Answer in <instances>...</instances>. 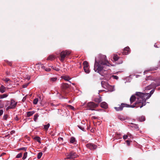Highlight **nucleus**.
<instances>
[{"instance_id": "nucleus-1", "label": "nucleus", "mask_w": 160, "mask_h": 160, "mask_svg": "<svg viewBox=\"0 0 160 160\" xmlns=\"http://www.w3.org/2000/svg\"><path fill=\"white\" fill-rule=\"evenodd\" d=\"M106 66H110L106 56L105 55L99 54L95 58L94 68V71L104 76L107 73V71L104 69Z\"/></svg>"}, {"instance_id": "nucleus-2", "label": "nucleus", "mask_w": 160, "mask_h": 160, "mask_svg": "<svg viewBox=\"0 0 160 160\" xmlns=\"http://www.w3.org/2000/svg\"><path fill=\"white\" fill-rule=\"evenodd\" d=\"M154 90H152L150 92V93H143L141 92H136V95L138 97V99L140 100V101H138L136 104L139 103V104H142L137 106V107H140L141 108L143 106H145L146 104V100L149 98L151 96V94H152L154 91Z\"/></svg>"}, {"instance_id": "nucleus-3", "label": "nucleus", "mask_w": 160, "mask_h": 160, "mask_svg": "<svg viewBox=\"0 0 160 160\" xmlns=\"http://www.w3.org/2000/svg\"><path fill=\"white\" fill-rule=\"evenodd\" d=\"M17 102H16L14 100L12 99L11 100L10 102L7 101V102L5 105V107H7L6 110H7L10 109H13L15 108Z\"/></svg>"}, {"instance_id": "nucleus-4", "label": "nucleus", "mask_w": 160, "mask_h": 160, "mask_svg": "<svg viewBox=\"0 0 160 160\" xmlns=\"http://www.w3.org/2000/svg\"><path fill=\"white\" fill-rule=\"evenodd\" d=\"M159 86H160V79H157L152 83L150 85L147 87L146 89L150 90L152 88H154Z\"/></svg>"}, {"instance_id": "nucleus-5", "label": "nucleus", "mask_w": 160, "mask_h": 160, "mask_svg": "<svg viewBox=\"0 0 160 160\" xmlns=\"http://www.w3.org/2000/svg\"><path fill=\"white\" fill-rule=\"evenodd\" d=\"M135 106V105H130L126 103H122L121 105L119 106V107H115L114 108L116 111H118L122 110L123 108L124 107L133 108Z\"/></svg>"}, {"instance_id": "nucleus-6", "label": "nucleus", "mask_w": 160, "mask_h": 160, "mask_svg": "<svg viewBox=\"0 0 160 160\" xmlns=\"http://www.w3.org/2000/svg\"><path fill=\"white\" fill-rule=\"evenodd\" d=\"M101 84L102 87L108 91H113V88L108 83L104 81H102Z\"/></svg>"}, {"instance_id": "nucleus-7", "label": "nucleus", "mask_w": 160, "mask_h": 160, "mask_svg": "<svg viewBox=\"0 0 160 160\" xmlns=\"http://www.w3.org/2000/svg\"><path fill=\"white\" fill-rule=\"evenodd\" d=\"M71 53V52L70 51L67 50L62 51L60 54V60L62 62H63L65 58L70 54Z\"/></svg>"}, {"instance_id": "nucleus-8", "label": "nucleus", "mask_w": 160, "mask_h": 160, "mask_svg": "<svg viewBox=\"0 0 160 160\" xmlns=\"http://www.w3.org/2000/svg\"><path fill=\"white\" fill-rule=\"evenodd\" d=\"M66 156L67 157L65 158V160L66 159H73L78 157V155L76 153L73 152H71L69 154H67Z\"/></svg>"}, {"instance_id": "nucleus-9", "label": "nucleus", "mask_w": 160, "mask_h": 160, "mask_svg": "<svg viewBox=\"0 0 160 160\" xmlns=\"http://www.w3.org/2000/svg\"><path fill=\"white\" fill-rule=\"evenodd\" d=\"M98 106V104L92 102H90L87 104V109L92 110H94V108Z\"/></svg>"}, {"instance_id": "nucleus-10", "label": "nucleus", "mask_w": 160, "mask_h": 160, "mask_svg": "<svg viewBox=\"0 0 160 160\" xmlns=\"http://www.w3.org/2000/svg\"><path fill=\"white\" fill-rule=\"evenodd\" d=\"M136 97L134 95H132V96L131 97V98H130V102L131 104H132L135 101L136 98H137L138 100L135 103L134 105H135V107H136V108H137L138 107H137V106L140 105V104H139L138 103L136 104V103L138 101H140V99H139V100H138L137 98L138 97L137 96L136 94ZM141 105L142 104H141Z\"/></svg>"}, {"instance_id": "nucleus-11", "label": "nucleus", "mask_w": 160, "mask_h": 160, "mask_svg": "<svg viewBox=\"0 0 160 160\" xmlns=\"http://www.w3.org/2000/svg\"><path fill=\"white\" fill-rule=\"evenodd\" d=\"M86 146L88 148L91 150H94L97 148L96 145L91 143L87 144Z\"/></svg>"}, {"instance_id": "nucleus-12", "label": "nucleus", "mask_w": 160, "mask_h": 160, "mask_svg": "<svg viewBox=\"0 0 160 160\" xmlns=\"http://www.w3.org/2000/svg\"><path fill=\"white\" fill-rule=\"evenodd\" d=\"M130 52L129 48L128 47H126L124 48L122 54L123 55H127Z\"/></svg>"}, {"instance_id": "nucleus-13", "label": "nucleus", "mask_w": 160, "mask_h": 160, "mask_svg": "<svg viewBox=\"0 0 160 160\" xmlns=\"http://www.w3.org/2000/svg\"><path fill=\"white\" fill-rule=\"evenodd\" d=\"M69 87V85L67 83H63L62 84V88L63 89H66Z\"/></svg>"}, {"instance_id": "nucleus-14", "label": "nucleus", "mask_w": 160, "mask_h": 160, "mask_svg": "<svg viewBox=\"0 0 160 160\" xmlns=\"http://www.w3.org/2000/svg\"><path fill=\"white\" fill-rule=\"evenodd\" d=\"M127 117L122 115H120L118 116V118L121 121H124L127 119Z\"/></svg>"}, {"instance_id": "nucleus-15", "label": "nucleus", "mask_w": 160, "mask_h": 160, "mask_svg": "<svg viewBox=\"0 0 160 160\" xmlns=\"http://www.w3.org/2000/svg\"><path fill=\"white\" fill-rule=\"evenodd\" d=\"M6 88L3 85H2L0 87V92L2 93L6 91Z\"/></svg>"}, {"instance_id": "nucleus-16", "label": "nucleus", "mask_w": 160, "mask_h": 160, "mask_svg": "<svg viewBox=\"0 0 160 160\" xmlns=\"http://www.w3.org/2000/svg\"><path fill=\"white\" fill-rule=\"evenodd\" d=\"M101 106L102 108H107L108 107V105L106 102H103L101 103Z\"/></svg>"}, {"instance_id": "nucleus-17", "label": "nucleus", "mask_w": 160, "mask_h": 160, "mask_svg": "<svg viewBox=\"0 0 160 160\" xmlns=\"http://www.w3.org/2000/svg\"><path fill=\"white\" fill-rule=\"evenodd\" d=\"M35 113V111H32L28 112H27V116L28 117L32 116Z\"/></svg>"}, {"instance_id": "nucleus-18", "label": "nucleus", "mask_w": 160, "mask_h": 160, "mask_svg": "<svg viewBox=\"0 0 160 160\" xmlns=\"http://www.w3.org/2000/svg\"><path fill=\"white\" fill-rule=\"evenodd\" d=\"M55 58V56L53 55H50L47 58V60H52Z\"/></svg>"}, {"instance_id": "nucleus-19", "label": "nucleus", "mask_w": 160, "mask_h": 160, "mask_svg": "<svg viewBox=\"0 0 160 160\" xmlns=\"http://www.w3.org/2000/svg\"><path fill=\"white\" fill-rule=\"evenodd\" d=\"M8 95L7 93H5L2 95H0V99H3L7 98Z\"/></svg>"}, {"instance_id": "nucleus-20", "label": "nucleus", "mask_w": 160, "mask_h": 160, "mask_svg": "<svg viewBox=\"0 0 160 160\" xmlns=\"http://www.w3.org/2000/svg\"><path fill=\"white\" fill-rule=\"evenodd\" d=\"M84 66L83 68H85L89 67L88 63L87 61H84L83 63Z\"/></svg>"}, {"instance_id": "nucleus-21", "label": "nucleus", "mask_w": 160, "mask_h": 160, "mask_svg": "<svg viewBox=\"0 0 160 160\" xmlns=\"http://www.w3.org/2000/svg\"><path fill=\"white\" fill-rule=\"evenodd\" d=\"M62 78L65 81H69L71 78L68 76H63L62 77Z\"/></svg>"}, {"instance_id": "nucleus-22", "label": "nucleus", "mask_w": 160, "mask_h": 160, "mask_svg": "<svg viewBox=\"0 0 160 160\" xmlns=\"http://www.w3.org/2000/svg\"><path fill=\"white\" fill-rule=\"evenodd\" d=\"M34 139L38 142L39 143H41V138L39 137H35L34 138Z\"/></svg>"}, {"instance_id": "nucleus-23", "label": "nucleus", "mask_w": 160, "mask_h": 160, "mask_svg": "<svg viewBox=\"0 0 160 160\" xmlns=\"http://www.w3.org/2000/svg\"><path fill=\"white\" fill-rule=\"evenodd\" d=\"M94 101L98 103L102 101V99L101 97L99 98H97L95 99Z\"/></svg>"}, {"instance_id": "nucleus-24", "label": "nucleus", "mask_w": 160, "mask_h": 160, "mask_svg": "<svg viewBox=\"0 0 160 160\" xmlns=\"http://www.w3.org/2000/svg\"><path fill=\"white\" fill-rule=\"evenodd\" d=\"M119 58V57L117 54H114L113 56V59L115 61H118Z\"/></svg>"}, {"instance_id": "nucleus-25", "label": "nucleus", "mask_w": 160, "mask_h": 160, "mask_svg": "<svg viewBox=\"0 0 160 160\" xmlns=\"http://www.w3.org/2000/svg\"><path fill=\"white\" fill-rule=\"evenodd\" d=\"M138 121L140 122H142L145 120V118L143 116H142L138 118Z\"/></svg>"}, {"instance_id": "nucleus-26", "label": "nucleus", "mask_w": 160, "mask_h": 160, "mask_svg": "<svg viewBox=\"0 0 160 160\" xmlns=\"http://www.w3.org/2000/svg\"><path fill=\"white\" fill-rule=\"evenodd\" d=\"M61 111L62 112V113H61V114H62V116L65 115L66 114H67V112L66 111H65V110H63L60 109V111Z\"/></svg>"}, {"instance_id": "nucleus-27", "label": "nucleus", "mask_w": 160, "mask_h": 160, "mask_svg": "<svg viewBox=\"0 0 160 160\" xmlns=\"http://www.w3.org/2000/svg\"><path fill=\"white\" fill-rule=\"evenodd\" d=\"M39 115L37 113L34 115V120L35 122H36L38 119V117H39Z\"/></svg>"}, {"instance_id": "nucleus-28", "label": "nucleus", "mask_w": 160, "mask_h": 160, "mask_svg": "<svg viewBox=\"0 0 160 160\" xmlns=\"http://www.w3.org/2000/svg\"><path fill=\"white\" fill-rule=\"evenodd\" d=\"M84 68V72L86 73H88L90 71H89L88 67L87 68Z\"/></svg>"}, {"instance_id": "nucleus-29", "label": "nucleus", "mask_w": 160, "mask_h": 160, "mask_svg": "<svg viewBox=\"0 0 160 160\" xmlns=\"http://www.w3.org/2000/svg\"><path fill=\"white\" fill-rule=\"evenodd\" d=\"M75 141V139L73 137L71 138L70 140V142L71 143H74Z\"/></svg>"}, {"instance_id": "nucleus-30", "label": "nucleus", "mask_w": 160, "mask_h": 160, "mask_svg": "<svg viewBox=\"0 0 160 160\" xmlns=\"http://www.w3.org/2000/svg\"><path fill=\"white\" fill-rule=\"evenodd\" d=\"M50 126V124L48 123L44 125V128L46 130H48Z\"/></svg>"}, {"instance_id": "nucleus-31", "label": "nucleus", "mask_w": 160, "mask_h": 160, "mask_svg": "<svg viewBox=\"0 0 160 160\" xmlns=\"http://www.w3.org/2000/svg\"><path fill=\"white\" fill-rule=\"evenodd\" d=\"M27 155H28L27 152H25L24 154V155H23V157L22 159L23 160H24V159H26L27 157Z\"/></svg>"}, {"instance_id": "nucleus-32", "label": "nucleus", "mask_w": 160, "mask_h": 160, "mask_svg": "<svg viewBox=\"0 0 160 160\" xmlns=\"http://www.w3.org/2000/svg\"><path fill=\"white\" fill-rule=\"evenodd\" d=\"M42 152H39L38 153L37 156L38 159H40L42 155Z\"/></svg>"}, {"instance_id": "nucleus-33", "label": "nucleus", "mask_w": 160, "mask_h": 160, "mask_svg": "<svg viewBox=\"0 0 160 160\" xmlns=\"http://www.w3.org/2000/svg\"><path fill=\"white\" fill-rule=\"evenodd\" d=\"M4 106V104L1 100H0V108H2Z\"/></svg>"}, {"instance_id": "nucleus-34", "label": "nucleus", "mask_w": 160, "mask_h": 160, "mask_svg": "<svg viewBox=\"0 0 160 160\" xmlns=\"http://www.w3.org/2000/svg\"><path fill=\"white\" fill-rule=\"evenodd\" d=\"M57 80V78H50V81L52 82L56 81Z\"/></svg>"}, {"instance_id": "nucleus-35", "label": "nucleus", "mask_w": 160, "mask_h": 160, "mask_svg": "<svg viewBox=\"0 0 160 160\" xmlns=\"http://www.w3.org/2000/svg\"><path fill=\"white\" fill-rule=\"evenodd\" d=\"M38 101V99L37 98L34 99L33 101V103L34 104H37Z\"/></svg>"}, {"instance_id": "nucleus-36", "label": "nucleus", "mask_w": 160, "mask_h": 160, "mask_svg": "<svg viewBox=\"0 0 160 160\" xmlns=\"http://www.w3.org/2000/svg\"><path fill=\"white\" fill-rule=\"evenodd\" d=\"M27 148L25 147H23L19 148L18 149L19 150H23L24 151H26L27 150Z\"/></svg>"}, {"instance_id": "nucleus-37", "label": "nucleus", "mask_w": 160, "mask_h": 160, "mask_svg": "<svg viewBox=\"0 0 160 160\" xmlns=\"http://www.w3.org/2000/svg\"><path fill=\"white\" fill-rule=\"evenodd\" d=\"M129 133L128 132L127 133V135H124L123 137V139L124 140L126 139L127 138L128 136L129 135Z\"/></svg>"}, {"instance_id": "nucleus-38", "label": "nucleus", "mask_w": 160, "mask_h": 160, "mask_svg": "<svg viewBox=\"0 0 160 160\" xmlns=\"http://www.w3.org/2000/svg\"><path fill=\"white\" fill-rule=\"evenodd\" d=\"M22 153H20L19 154H18L16 156V158H21L22 156Z\"/></svg>"}, {"instance_id": "nucleus-39", "label": "nucleus", "mask_w": 160, "mask_h": 160, "mask_svg": "<svg viewBox=\"0 0 160 160\" xmlns=\"http://www.w3.org/2000/svg\"><path fill=\"white\" fill-rule=\"evenodd\" d=\"M112 77L114 79L116 80H118V76L115 75H112Z\"/></svg>"}, {"instance_id": "nucleus-40", "label": "nucleus", "mask_w": 160, "mask_h": 160, "mask_svg": "<svg viewBox=\"0 0 160 160\" xmlns=\"http://www.w3.org/2000/svg\"><path fill=\"white\" fill-rule=\"evenodd\" d=\"M78 127L81 130H82L83 131H85V129L84 128L80 126H78Z\"/></svg>"}, {"instance_id": "nucleus-41", "label": "nucleus", "mask_w": 160, "mask_h": 160, "mask_svg": "<svg viewBox=\"0 0 160 160\" xmlns=\"http://www.w3.org/2000/svg\"><path fill=\"white\" fill-rule=\"evenodd\" d=\"M8 117V116L7 115H5L3 116V118L4 120H6Z\"/></svg>"}, {"instance_id": "nucleus-42", "label": "nucleus", "mask_w": 160, "mask_h": 160, "mask_svg": "<svg viewBox=\"0 0 160 160\" xmlns=\"http://www.w3.org/2000/svg\"><path fill=\"white\" fill-rule=\"evenodd\" d=\"M3 111L2 110H0V116L2 115L3 113Z\"/></svg>"}, {"instance_id": "nucleus-43", "label": "nucleus", "mask_w": 160, "mask_h": 160, "mask_svg": "<svg viewBox=\"0 0 160 160\" xmlns=\"http://www.w3.org/2000/svg\"><path fill=\"white\" fill-rule=\"evenodd\" d=\"M15 133V131L14 130H12L10 132V134H11V135L13 134L14 133Z\"/></svg>"}, {"instance_id": "nucleus-44", "label": "nucleus", "mask_w": 160, "mask_h": 160, "mask_svg": "<svg viewBox=\"0 0 160 160\" xmlns=\"http://www.w3.org/2000/svg\"><path fill=\"white\" fill-rule=\"evenodd\" d=\"M133 127H134L136 129H138V127L136 124H134Z\"/></svg>"}, {"instance_id": "nucleus-45", "label": "nucleus", "mask_w": 160, "mask_h": 160, "mask_svg": "<svg viewBox=\"0 0 160 160\" xmlns=\"http://www.w3.org/2000/svg\"><path fill=\"white\" fill-rule=\"evenodd\" d=\"M9 79L8 78H6L5 79L4 81L6 82H8L9 81Z\"/></svg>"}, {"instance_id": "nucleus-46", "label": "nucleus", "mask_w": 160, "mask_h": 160, "mask_svg": "<svg viewBox=\"0 0 160 160\" xmlns=\"http://www.w3.org/2000/svg\"><path fill=\"white\" fill-rule=\"evenodd\" d=\"M15 120L17 121L19 120V118L18 117L16 116V117L15 118Z\"/></svg>"}, {"instance_id": "nucleus-47", "label": "nucleus", "mask_w": 160, "mask_h": 160, "mask_svg": "<svg viewBox=\"0 0 160 160\" xmlns=\"http://www.w3.org/2000/svg\"><path fill=\"white\" fill-rule=\"evenodd\" d=\"M58 140L59 141H62L63 140V139L62 138L59 137L58 138Z\"/></svg>"}, {"instance_id": "nucleus-48", "label": "nucleus", "mask_w": 160, "mask_h": 160, "mask_svg": "<svg viewBox=\"0 0 160 160\" xmlns=\"http://www.w3.org/2000/svg\"><path fill=\"white\" fill-rule=\"evenodd\" d=\"M126 142L128 145L129 146L130 145V142L128 140L126 141Z\"/></svg>"}, {"instance_id": "nucleus-49", "label": "nucleus", "mask_w": 160, "mask_h": 160, "mask_svg": "<svg viewBox=\"0 0 160 160\" xmlns=\"http://www.w3.org/2000/svg\"><path fill=\"white\" fill-rule=\"evenodd\" d=\"M8 63L10 66H11L12 65V62H10L8 61Z\"/></svg>"}, {"instance_id": "nucleus-50", "label": "nucleus", "mask_w": 160, "mask_h": 160, "mask_svg": "<svg viewBox=\"0 0 160 160\" xmlns=\"http://www.w3.org/2000/svg\"><path fill=\"white\" fill-rule=\"evenodd\" d=\"M6 154V153L5 152H3L2 153L1 155H0V157H2L3 155H5Z\"/></svg>"}, {"instance_id": "nucleus-51", "label": "nucleus", "mask_w": 160, "mask_h": 160, "mask_svg": "<svg viewBox=\"0 0 160 160\" xmlns=\"http://www.w3.org/2000/svg\"><path fill=\"white\" fill-rule=\"evenodd\" d=\"M51 70V69L49 68H48L45 69V70L49 72Z\"/></svg>"}, {"instance_id": "nucleus-52", "label": "nucleus", "mask_w": 160, "mask_h": 160, "mask_svg": "<svg viewBox=\"0 0 160 160\" xmlns=\"http://www.w3.org/2000/svg\"><path fill=\"white\" fill-rule=\"evenodd\" d=\"M28 84H26V85H23V87L24 88H26V87L28 86Z\"/></svg>"}, {"instance_id": "nucleus-53", "label": "nucleus", "mask_w": 160, "mask_h": 160, "mask_svg": "<svg viewBox=\"0 0 160 160\" xmlns=\"http://www.w3.org/2000/svg\"><path fill=\"white\" fill-rule=\"evenodd\" d=\"M53 69H55V70H56V71H58L59 70V68H53Z\"/></svg>"}, {"instance_id": "nucleus-54", "label": "nucleus", "mask_w": 160, "mask_h": 160, "mask_svg": "<svg viewBox=\"0 0 160 160\" xmlns=\"http://www.w3.org/2000/svg\"><path fill=\"white\" fill-rule=\"evenodd\" d=\"M92 118H94V119H96V118L95 116L93 117Z\"/></svg>"}, {"instance_id": "nucleus-55", "label": "nucleus", "mask_w": 160, "mask_h": 160, "mask_svg": "<svg viewBox=\"0 0 160 160\" xmlns=\"http://www.w3.org/2000/svg\"><path fill=\"white\" fill-rule=\"evenodd\" d=\"M158 64H159V65L160 66V61H159V62Z\"/></svg>"}, {"instance_id": "nucleus-56", "label": "nucleus", "mask_w": 160, "mask_h": 160, "mask_svg": "<svg viewBox=\"0 0 160 160\" xmlns=\"http://www.w3.org/2000/svg\"><path fill=\"white\" fill-rule=\"evenodd\" d=\"M154 46L156 47H156V44H155L154 45Z\"/></svg>"}, {"instance_id": "nucleus-57", "label": "nucleus", "mask_w": 160, "mask_h": 160, "mask_svg": "<svg viewBox=\"0 0 160 160\" xmlns=\"http://www.w3.org/2000/svg\"><path fill=\"white\" fill-rule=\"evenodd\" d=\"M6 73H7V74H8V72H7H7H6Z\"/></svg>"}, {"instance_id": "nucleus-58", "label": "nucleus", "mask_w": 160, "mask_h": 160, "mask_svg": "<svg viewBox=\"0 0 160 160\" xmlns=\"http://www.w3.org/2000/svg\"><path fill=\"white\" fill-rule=\"evenodd\" d=\"M101 91H99V92H101Z\"/></svg>"}, {"instance_id": "nucleus-59", "label": "nucleus", "mask_w": 160, "mask_h": 160, "mask_svg": "<svg viewBox=\"0 0 160 160\" xmlns=\"http://www.w3.org/2000/svg\"><path fill=\"white\" fill-rule=\"evenodd\" d=\"M9 135V133L7 135V136H8Z\"/></svg>"}]
</instances>
